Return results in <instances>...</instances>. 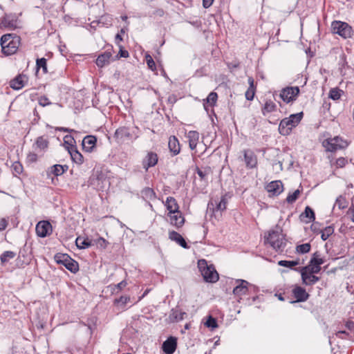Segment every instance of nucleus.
<instances>
[{
	"mask_svg": "<svg viewBox=\"0 0 354 354\" xmlns=\"http://www.w3.org/2000/svg\"><path fill=\"white\" fill-rule=\"evenodd\" d=\"M311 273L310 270H304V268L301 270V275L303 281V283L306 286H311L317 283L319 278Z\"/></svg>",
	"mask_w": 354,
	"mask_h": 354,
	"instance_id": "obj_15",
	"label": "nucleus"
},
{
	"mask_svg": "<svg viewBox=\"0 0 354 354\" xmlns=\"http://www.w3.org/2000/svg\"><path fill=\"white\" fill-rule=\"evenodd\" d=\"M218 98V95L215 92H211L207 97L206 98V102L211 106H213L216 104Z\"/></svg>",
	"mask_w": 354,
	"mask_h": 354,
	"instance_id": "obj_47",
	"label": "nucleus"
},
{
	"mask_svg": "<svg viewBox=\"0 0 354 354\" xmlns=\"http://www.w3.org/2000/svg\"><path fill=\"white\" fill-rule=\"evenodd\" d=\"M335 205H337L339 209H344L347 207V201L345 198L339 196L336 199Z\"/></svg>",
	"mask_w": 354,
	"mask_h": 354,
	"instance_id": "obj_49",
	"label": "nucleus"
},
{
	"mask_svg": "<svg viewBox=\"0 0 354 354\" xmlns=\"http://www.w3.org/2000/svg\"><path fill=\"white\" fill-rule=\"evenodd\" d=\"M97 138L94 136H86L82 140V148L86 152H91L95 147Z\"/></svg>",
	"mask_w": 354,
	"mask_h": 354,
	"instance_id": "obj_21",
	"label": "nucleus"
},
{
	"mask_svg": "<svg viewBox=\"0 0 354 354\" xmlns=\"http://www.w3.org/2000/svg\"><path fill=\"white\" fill-rule=\"evenodd\" d=\"M145 59H146V62L147 64L148 67L153 71H156V66L155 62L153 61L151 56L149 55H146Z\"/></svg>",
	"mask_w": 354,
	"mask_h": 354,
	"instance_id": "obj_50",
	"label": "nucleus"
},
{
	"mask_svg": "<svg viewBox=\"0 0 354 354\" xmlns=\"http://www.w3.org/2000/svg\"><path fill=\"white\" fill-rule=\"evenodd\" d=\"M189 142V147L192 150L196 149L199 141V133L196 131H189L186 136Z\"/></svg>",
	"mask_w": 354,
	"mask_h": 354,
	"instance_id": "obj_24",
	"label": "nucleus"
},
{
	"mask_svg": "<svg viewBox=\"0 0 354 354\" xmlns=\"http://www.w3.org/2000/svg\"><path fill=\"white\" fill-rule=\"evenodd\" d=\"M8 221L6 218L0 220V232L4 230L8 226Z\"/></svg>",
	"mask_w": 354,
	"mask_h": 354,
	"instance_id": "obj_57",
	"label": "nucleus"
},
{
	"mask_svg": "<svg viewBox=\"0 0 354 354\" xmlns=\"http://www.w3.org/2000/svg\"><path fill=\"white\" fill-rule=\"evenodd\" d=\"M301 216H304L309 219L308 221H306V223H309L315 219V212L309 206L306 207L305 210L301 214Z\"/></svg>",
	"mask_w": 354,
	"mask_h": 354,
	"instance_id": "obj_39",
	"label": "nucleus"
},
{
	"mask_svg": "<svg viewBox=\"0 0 354 354\" xmlns=\"http://www.w3.org/2000/svg\"><path fill=\"white\" fill-rule=\"evenodd\" d=\"M196 174L198 175V176L200 177L201 180H206L207 176L210 172V168L209 167H207L204 170H202L200 168L196 167Z\"/></svg>",
	"mask_w": 354,
	"mask_h": 354,
	"instance_id": "obj_46",
	"label": "nucleus"
},
{
	"mask_svg": "<svg viewBox=\"0 0 354 354\" xmlns=\"http://www.w3.org/2000/svg\"><path fill=\"white\" fill-rule=\"evenodd\" d=\"M15 256H16V253L12 251L4 252L0 256V261H1V264L4 265L7 262H8V261L10 259L15 258Z\"/></svg>",
	"mask_w": 354,
	"mask_h": 354,
	"instance_id": "obj_36",
	"label": "nucleus"
},
{
	"mask_svg": "<svg viewBox=\"0 0 354 354\" xmlns=\"http://www.w3.org/2000/svg\"><path fill=\"white\" fill-rule=\"evenodd\" d=\"M238 283L233 289V293L235 296L241 297V296L247 294L248 291V285L249 283L247 281L243 279H239L236 281Z\"/></svg>",
	"mask_w": 354,
	"mask_h": 354,
	"instance_id": "obj_17",
	"label": "nucleus"
},
{
	"mask_svg": "<svg viewBox=\"0 0 354 354\" xmlns=\"http://www.w3.org/2000/svg\"><path fill=\"white\" fill-rule=\"evenodd\" d=\"M36 68L38 71L41 68L44 74L48 73L47 69V59L44 57L37 59L36 60Z\"/></svg>",
	"mask_w": 354,
	"mask_h": 354,
	"instance_id": "obj_38",
	"label": "nucleus"
},
{
	"mask_svg": "<svg viewBox=\"0 0 354 354\" xmlns=\"http://www.w3.org/2000/svg\"><path fill=\"white\" fill-rule=\"evenodd\" d=\"M35 145L37 149L45 150L48 147V141L43 136H40L37 138Z\"/></svg>",
	"mask_w": 354,
	"mask_h": 354,
	"instance_id": "obj_37",
	"label": "nucleus"
},
{
	"mask_svg": "<svg viewBox=\"0 0 354 354\" xmlns=\"http://www.w3.org/2000/svg\"><path fill=\"white\" fill-rule=\"evenodd\" d=\"M198 267L206 282L215 283L219 279L218 274L212 264L208 265L205 259L198 261Z\"/></svg>",
	"mask_w": 354,
	"mask_h": 354,
	"instance_id": "obj_5",
	"label": "nucleus"
},
{
	"mask_svg": "<svg viewBox=\"0 0 354 354\" xmlns=\"http://www.w3.org/2000/svg\"><path fill=\"white\" fill-rule=\"evenodd\" d=\"M303 112L290 115L288 118L283 119L279 126V133L283 136L289 135L292 129L297 127L303 118Z\"/></svg>",
	"mask_w": 354,
	"mask_h": 354,
	"instance_id": "obj_3",
	"label": "nucleus"
},
{
	"mask_svg": "<svg viewBox=\"0 0 354 354\" xmlns=\"http://www.w3.org/2000/svg\"><path fill=\"white\" fill-rule=\"evenodd\" d=\"M348 142L339 136L333 138H328L323 142V146L328 151H336L338 149H344L348 146Z\"/></svg>",
	"mask_w": 354,
	"mask_h": 354,
	"instance_id": "obj_8",
	"label": "nucleus"
},
{
	"mask_svg": "<svg viewBox=\"0 0 354 354\" xmlns=\"http://www.w3.org/2000/svg\"><path fill=\"white\" fill-rule=\"evenodd\" d=\"M299 93V88L298 86L286 87L281 90L280 97L286 103H289L296 100Z\"/></svg>",
	"mask_w": 354,
	"mask_h": 354,
	"instance_id": "obj_10",
	"label": "nucleus"
},
{
	"mask_svg": "<svg viewBox=\"0 0 354 354\" xmlns=\"http://www.w3.org/2000/svg\"><path fill=\"white\" fill-rule=\"evenodd\" d=\"M278 263L281 266L292 268L294 266L299 265V260H296V261L281 260V261H279Z\"/></svg>",
	"mask_w": 354,
	"mask_h": 354,
	"instance_id": "obj_44",
	"label": "nucleus"
},
{
	"mask_svg": "<svg viewBox=\"0 0 354 354\" xmlns=\"http://www.w3.org/2000/svg\"><path fill=\"white\" fill-rule=\"evenodd\" d=\"M130 301L129 296H121L118 299H115L114 301L115 304L120 305L122 308Z\"/></svg>",
	"mask_w": 354,
	"mask_h": 354,
	"instance_id": "obj_48",
	"label": "nucleus"
},
{
	"mask_svg": "<svg viewBox=\"0 0 354 354\" xmlns=\"http://www.w3.org/2000/svg\"><path fill=\"white\" fill-rule=\"evenodd\" d=\"M311 245L310 243H304L299 245H297L296 248L297 252L299 254H306L310 250Z\"/></svg>",
	"mask_w": 354,
	"mask_h": 354,
	"instance_id": "obj_43",
	"label": "nucleus"
},
{
	"mask_svg": "<svg viewBox=\"0 0 354 354\" xmlns=\"http://www.w3.org/2000/svg\"><path fill=\"white\" fill-rule=\"evenodd\" d=\"M35 230L39 237H46L51 233L52 225L47 221H41L37 224Z\"/></svg>",
	"mask_w": 354,
	"mask_h": 354,
	"instance_id": "obj_13",
	"label": "nucleus"
},
{
	"mask_svg": "<svg viewBox=\"0 0 354 354\" xmlns=\"http://www.w3.org/2000/svg\"><path fill=\"white\" fill-rule=\"evenodd\" d=\"M346 327L349 330H354V322H347Z\"/></svg>",
	"mask_w": 354,
	"mask_h": 354,
	"instance_id": "obj_63",
	"label": "nucleus"
},
{
	"mask_svg": "<svg viewBox=\"0 0 354 354\" xmlns=\"http://www.w3.org/2000/svg\"><path fill=\"white\" fill-rule=\"evenodd\" d=\"M321 238L323 241L327 240L330 235L334 233V227L331 225L326 227L324 230L320 231Z\"/></svg>",
	"mask_w": 354,
	"mask_h": 354,
	"instance_id": "obj_41",
	"label": "nucleus"
},
{
	"mask_svg": "<svg viewBox=\"0 0 354 354\" xmlns=\"http://www.w3.org/2000/svg\"><path fill=\"white\" fill-rule=\"evenodd\" d=\"M248 82L249 84V87L247 89V91L245 93V98L248 100L251 101L254 99V95L256 93V85L254 84V80L253 77H248Z\"/></svg>",
	"mask_w": 354,
	"mask_h": 354,
	"instance_id": "obj_28",
	"label": "nucleus"
},
{
	"mask_svg": "<svg viewBox=\"0 0 354 354\" xmlns=\"http://www.w3.org/2000/svg\"><path fill=\"white\" fill-rule=\"evenodd\" d=\"M127 285V283L126 281H122L121 282H120L119 283L117 284V288L119 289V290H122L123 289L124 287H126V286Z\"/></svg>",
	"mask_w": 354,
	"mask_h": 354,
	"instance_id": "obj_59",
	"label": "nucleus"
},
{
	"mask_svg": "<svg viewBox=\"0 0 354 354\" xmlns=\"http://www.w3.org/2000/svg\"><path fill=\"white\" fill-rule=\"evenodd\" d=\"M205 324L207 327L212 328H215L218 326L216 319L212 316L208 317Z\"/></svg>",
	"mask_w": 354,
	"mask_h": 354,
	"instance_id": "obj_51",
	"label": "nucleus"
},
{
	"mask_svg": "<svg viewBox=\"0 0 354 354\" xmlns=\"http://www.w3.org/2000/svg\"><path fill=\"white\" fill-rule=\"evenodd\" d=\"M109 184L106 174L100 169H95L88 180V185L97 190L103 191Z\"/></svg>",
	"mask_w": 354,
	"mask_h": 354,
	"instance_id": "obj_4",
	"label": "nucleus"
},
{
	"mask_svg": "<svg viewBox=\"0 0 354 354\" xmlns=\"http://www.w3.org/2000/svg\"><path fill=\"white\" fill-rule=\"evenodd\" d=\"M169 238L171 241L176 242L178 244H179L183 248H189V246L187 245V244L185 240L183 239V237L176 231L169 232Z\"/></svg>",
	"mask_w": 354,
	"mask_h": 354,
	"instance_id": "obj_27",
	"label": "nucleus"
},
{
	"mask_svg": "<svg viewBox=\"0 0 354 354\" xmlns=\"http://www.w3.org/2000/svg\"><path fill=\"white\" fill-rule=\"evenodd\" d=\"M243 153L246 167L249 169L255 168L257 165V157L254 153L250 149H245Z\"/></svg>",
	"mask_w": 354,
	"mask_h": 354,
	"instance_id": "obj_14",
	"label": "nucleus"
},
{
	"mask_svg": "<svg viewBox=\"0 0 354 354\" xmlns=\"http://www.w3.org/2000/svg\"><path fill=\"white\" fill-rule=\"evenodd\" d=\"M231 198L230 194H225L221 196V201L216 205V210L223 212L227 208L228 199Z\"/></svg>",
	"mask_w": 354,
	"mask_h": 354,
	"instance_id": "obj_32",
	"label": "nucleus"
},
{
	"mask_svg": "<svg viewBox=\"0 0 354 354\" xmlns=\"http://www.w3.org/2000/svg\"><path fill=\"white\" fill-rule=\"evenodd\" d=\"M332 29L334 33L343 38H349L352 36V28L346 22L335 21L332 23Z\"/></svg>",
	"mask_w": 354,
	"mask_h": 354,
	"instance_id": "obj_9",
	"label": "nucleus"
},
{
	"mask_svg": "<svg viewBox=\"0 0 354 354\" xmlns=\"http://www.w3.org/2000/svg\"><path fill=\"white\" fill-rule=\"evenodd\" d=\"M21 38L16 34L3 35L0 39L1 52L6 55L15 54L19 46Z\"/></svg>",
	"mask_w": 354,
	"mask_h": 354,
	"instance_id": "obj_1",
	"label": "nucleus"
},
{
	"mask_svg": "<svg viewBox=\"0 0 354 354\" xmlns=\"http://www.w3.org/2000/svg\"><path fill=\"white\" fill-rule=\"evenodd\" d=\"M158 160V157L156 153L153 151L148 152L142 160L143 168L147 171L149 167H154L157 164Z\"/></svg>",
	"mask_w": 354,
	"mask_h": 354,
	"instance_id": "obj_16",
	"label": "nucleus"
},
{
	"mask_svg": "<svg viewBox=\"0 0 354 354\" xmlns=\"http://www.w3.org/2000/svg\"><path fill=\"white\" fill-rule=\"evenodd\" d=\"M267 191L272 195H279L283 191V184L280 180L272 181L266 187Z\"/></svg>",
	"mask_w": 354,
	"mask_h": 354,
	"instance_id": "obj_23",
	"label": "nucleus"
},
{
	"mask_svg": "<svg viewBox=\"0 0 354 354\" xmlns=\"http://www.w3.org/2000/svg\"><path fill=\"white\" fill-rule=\"evenodd\" d=\"M77 247L80 249H85L91 245V241L88 239L77 237L75 241Z\"/></svg>",
	"mask_w": 354,
	"mask_h": 354,
	"instance_id": "obj_34",
	"label": "nucleus"
},
{
	"mask_svg": "<svg viewBox=\"0 0 354 354\" xmlns=\"http://www.w3.org/2000/svg\"><path fill=\"white\" fill-rule=\"evenodd\" d=\"M97 244L101 248H106L108 245V242L104 238L100 237L97 239Z\"/></svg>",
	"mask_w": 354,
	"mask_h": 354,
	"instance_id": "obj_56",
	"label": "nucleus"
},
{
	"mask_svg": "<svg viewBox=\"0 0 354 354\" xmlns=\"http://www.w3.org/2000/svg\"><path fill=\"white\" fill-rule=\"evenodd\" d=\"M112 57L111 50H106L104 53L98 55L96 59L95 63L98 67L102 68L110 63V59Z\"/></svg>",
	"mask_w": 354,
	"mask_h": 354,
	"instance_id": "obj_19",
	"label": "nucleus"
},
{
	"mask_svg": "<svg viewBox=\"0 0 354 354\" xmlns=\"http://www.w3.org/2000/svg\"><path fill=\"white\" fill-rule=\"evenodd\" d=\"M13 170L18 174H20L22 172L23 167L19 162H15L12 165Z\"/></svg>",
	"mask_w": 354,
	"mask_h": 354,
	"instance_id": "obj_54",
	"label": "nucleus"
},
{
	"mask_svg": "<svg viewBox=\"0 0 354 354\" xmlns=\"http://www.w3.org/2000/svg\"><path fill=\"white\" fill-rule=\"evenodd\" d=\"M38 102H39V104L41 106H46L51 104V102L46 96L40 97L39 98Z\"/></svg>",
	"mask_w": 354,
	"mask_h": 354,
	"instance_id": "obj_53",
	"label": "nucleus"
},
{
	"mask_svg": "<svg viewBox=\"0 0 354 354\" xmlns=\"http://www.w3.org/2000/svg\"><path fill=\"white\" fill-rule=\"evenodd\" d=\"M342 93L343 91L338 88H334L330 91L329 97L333 100H337L341 97Z\"/></svg>",
	"mask_w": 354,
	"mask_h": 354,
	"instance_id": "obj_42",
	"label": "nucleus"
},
{
	"mask_svg": "<svg viewBox=\"0 0 354 354\" xmlns=\"http://www.w3.org/2000/svg\"><path fill=\"white\" fill-rule=\"evenodd\" d=\"M177 347V339L174 337H169L162 344V350L166 354H173Z\"/></svg>",
	"mask_w": 354,
	"mask_h": 354,
	"instance_id": "obj_18",
	"label": "nucleus"
},
{
	"mask_svg": "<svg viewBox=\"0 0 354 354\" xmlns=\"http://www.w3.org/2000/svg\"><path fill=\"white\" fill-rule=\"evenodd\" d=\"M347 160L344 158H339L336 160V165L338 167H343L346 165Z\"/></svg>",
	"mask_w": 354,
	"mask_h": 354,
	"instance_id": "obj_55",
	"label": "nucleus"
},
{
	"mask_svg": "<svg viewBox=\"0 0 354 354\" xmlns=\"http://www.w3.org/2000/svg\"><path fill=\"white\" fill-rule=\"evenodd\" d=\"M264 243L270 245L276 251L283 250L286 243L282 230L277 227L276 230H270L264 236Z\"/></svg>",
	"mask_w": 354,
	"mask_h": 354,
	"instance_id": "obj_2",
	"label": "nucleus"
},
{
	"mask_svg": "<svg viewBox=\"0 0 354 354\" xmlns=\"http://www.w3.org/2000/svg\"><path fill=\"white\" fill-rule=\"evenodd\" d=\"M141 193L142 197L145 199L153 200L156 198V194L153 189L150 187H145Z\"/></svg>",
	"mask_w": 354,
	"mask_h": 354,
	"instance_id": "obj_40",
	"label": "nucleus"
},
{
	"mask_svg": "<svg viewBox=\"0 0 354 354\" xmlns=\"http://www.w3.org/2000/svg\"><path fill=\"white\" fill-rule=\"evenodd\" d=\"M347 335L346 331H344V330H340V331H338L337 333H336V336L339 337V338H345L344 337V335Z\"/></svg>",
	"mask_w": 354,
	"mask_h": 354,
	"instance_id": "obj_61",
	"label": "nucleus"
},
{
	"mask_svg": "<svg viewBox=\"0 0 354 354\" xmlns=\"http://www.w3.org/2000/svg\"><path fill=\"white\" fill-rule=\"evenodd\" d=\"M165 206L167 209L169 211V214H176L178 212H180L179 206L176 200L174 197L169 196L167 198Z\"/></svg>",
	"mask_w": 354,
	"mask_h": 354,
	"instance_id": "obj_26",
	"label": "nucleus"
},
{
	"mask_svg": "<svg viewBox=\"0 0 354 354\" xmlns=\"http://www.w3.org/2000/svg\"><path fill=\"white\" fill-rule=\"evenodd\" d=\"M64 139V144L66 145V148L67 149L72 160L78 165L82 164L84 162L83 156L77 149V147L72 143L73 138L66 136Z\"/></svg>",
	"mask_w": 354,
	"mask_h": 354,
	"instance_id": "obj_7",
	"label": "nucleus"
},
{
	"mask_svg": "<svg viewBox=\"0 0 354 354\" xmlns=\"http://www.w3.org/2000/svg\"><path fill=\"white\" fill-rule=\"evenodd\" d=\"M131 136L129 129L124 127L118 129L115 132V137L122 141L126 138H130Z\"/></svg>",
	"mask_w": 354,
	"mask_h": 354,
	"instance_id": "obj_31",
	"label": "nucleus"
},
{
	"mask_svg": "<svg viewBox=\"0 0 354 354\" xmlns=\"http://www.w3.org/2000/svg\"><path fill=\"white\" fill-rule=\"evenodd\" d=\"M317 252L314 254L313 257L310 259L308 266L303 267L304 270H310L311 273H319L321 270V265L324 263L322 258L318 257Z\"/></svg>",
	"mask_w": 354,
	"mask_h": 354,
	"instance_id": "obj_12",
	"label": "nucleus"
},
{
	"mask_svg": "<svg viewBox=\"0 0 354 354\" xmlns=\"http://www.w3.org/2000/svg\"><path fill=\"white\" fill-rule=\"evenodd\" d=\"M26 160L28 163H34L37 161V155L34 152H30L28 153Z\"/></svg>",
	"mask_w": 354,
	"mask_h": 354,
	"instance_id": "obj_52",
	"label": "nucleus"
},
{
	"mask_svg": "<svg viewBox=\"0 0 354 354\" xmlns=\"http://www.w3.org/2000/svg\"><path fill=\"white\" fill-rule=\"evenodd\" d=\"M228 67L230 69H234V68H238V67H239V63H230L228 64Z\"/></svg>",
	"mask_w": 354,
	"mask_h": 354,
	"instance_id": "obj_62",
	"label": "nucleus"
},
{
	"mask_svg": "<svg viewBox=\"0 0 354 354\" xmlns=\"http://www.w3.org/2000/svg\"><path fill=\"white\" fill-rule=\"evenodd\" d=\"M18 17L13 14H6L1 19L0 26L10 30L20 27Z\"/></svg>",
	"mask_w": 354,
	"mask_h": 354,
	"instance_id": "obj_11",
	"label": "nucleus"
},
{
	"mask_svg": "<svg viewBox=\"0 0 354 354\" xmlns=\"http://www.w3.org/2000/svg\"><path fill=\"white\" fill-rule=\"evenodd\" d=\"M68 169L67 165H55L51 167V173L55 176H58L62 175Z\"/></svg>",
	"mask_w": 354,
	"mask_h": 354,
	"instance_id": "obj_33",
	"label": "nucleus"
},
{
	"mask_svg": "<svg viewBox=\"0 0 354 354\" xmlns=\"http://www.w3.org/2000/svg\"><path fill=\"white\" fill-rule=\"evenodd\" d=\"M170 218V223L177 228L181 227L184 223L185 218L180 212H178L176 214H169Z\"/></svg>",
	"mask_w": 354,
	"mask_h": 354,
	"instance_id": "obj_25",
	"label": "nucleus"
},
{
	"mask_svg": "<svg viewBox=\"0 0 354 354\" xmlns=\"http://www.w3.org/2000/svg\"><path fill=\"white\" fill-rule=\"evenodd\" d=\"M214 2V0H203V6L205 8H209Z\"/></svg>",
	"mask_w": 354,
	"mask_h": 354,
	"instance_id": "obj_58",
	"label": "nucleus"
},
{
	"mask_svg": "<svg viewBox=\"0 0 354 354\" xmlns=\"http://www.w3.org/2000/svg\"><path fill=\"white\" fill-rule=\"evenodd\" d=\"M54 259L57 263L64 266L66 269L73 273L79 270L78 263L71 259L67 254L57 253L55 255Z\"/></svg>",
	"mask_w": 354,
	"mask_h": 354,
	"instance_id": "obj_6",
	"label": "nucleus"
},
{
	"mask_svg": "<svg viewBox=\"0 0 354 354\" xmlns=\"http://www.w3.org/2000/svg\"><path fill=\"white\" fill-rule=\"evenodd\" d=\"M120 57H127L129 56V53L127 50H120Z\"/></svg>",
	"mask_w": 354,
	"mask_h": 354,
	"instance_id": "obj_64",
	"label": "nucleus"
},
{
	"mask_svg": "<svg viewBox=\"0 0 354 354\" xmlns=\"http://www.w3.org/2000/svg\"><path fill=\"white\" fill-rule=\"evenodd\" d=\"M300 194H301V190L296 189L293 193L288 194V196L286 198V201L290 204L295 203L297 201V199L298 198Z\"/></svg>",
	"mask_w": 354,
	"mask_h": 354,
	"instance_id": "obj_45",
	"label": "nucleus"
},
{
	"mask_svg": "<svg viewBox=\"0 0 354 354\" xmlns=\"http://www.w3.org/2000/svg\"><path fill=\"white\" fill-rule=\"evenodd\" d=\"M185 315H186L185 312H182L180 309L176 308L171 309L169 317L171 322H178L183 319Z\"/></svg>",
	"mask_w": 354,
	"mask_h": 354,
	"instance_id": "obj_30",
	"label": "nucleus"
},
{
	"mask_svg": "<svg viewBox=\"0 0 354 354\" xmlns=\"http://www.w3.org/2000/svg\"><path fill=\"white\" fill-rule=\"evenodd\" d=\"M276 107V104L272 100H267L262 109L263 115H266V113L275 111Z\"/></svg>",
	"mask_w": 354,
	"mask_h": 354,
	"instance_id": "obj_35",
	"label": "nucleus"
},
{
	"mask_svg": "<svg viewBox=\"0 0 354 354\" xmlns=\"http://www.w3.org/2000/svg\"><path fill=\"white\" fill-rule=\"evenodd\" d=\"M168 147L169 151L173 156L178 155L180 151V145L179 140L175 136H171L169 138Z\"/></svg>",
	"mask_w": 354,
	"mask_h": 354,
	"instance_id": "obj_22",
	"label": "nucleus"
},
{
	"mask_svg": "<svg viewBox=\"0 0 354 354\" xmlns=\"http://www.w3.org/2000/svg\"><path fill=\"white\" fill-rule=\"evenodd\" d=\"M177 99L174 95H171L168 97V102L171 104H174L176 102Z\"/></svg>",
	"mask_w": 354,
	"mask_h": 354,
	"instance_id": "obj_60",
	"label": "nucleus"
},
{
	"mask_svg": "<svg viewBox=\"0 0 354 354\" xmlns=\"http://www.w3.org/2000/svg\"><path fill=\"white\" fill-rule=\"evenodd\" d=\"M292 294L297 302L306 301L310 297V295L306 291L304 288L296 286L292 289Z\"/></svg>",
	"mask_w": 354,
	"mask_h": 354,
	"instance_id": "obj_20",
	"label": "nucleus"
},
{
	"mask_svg": "<svg viewBox=\"0 0 354 354\" xmlns=\"http://www.w3.org/2000/svg\"><path fill=\"white\" fill-rule=\"evenodd\" d=\"M25 75H19L15 78L10 82V86L15 90H19L23 88L25 85L24 80L26 79Z\"/></svg>",
	"mask_w": 354,
	"mask_h": 354,
	"instance_id": "obj_29",
	"label": "nucleus"
}]
</instances>
